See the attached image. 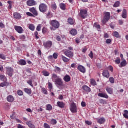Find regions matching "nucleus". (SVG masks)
<instances>
[{"instance_id":"nucleus-1","label":"nucleus","mask_w":128,"mask_h":128,"mask_svg":"<svg viewBox=\"0 0 128 128\" xmlns=\"http://www.w3.org/2000/svg\"><path fill=\"white\" fill-rule=\"evenodd\" d=\"M104 20H102V24L104 26L106 22H108L110 20V13L108 12H106L104 13Z\"/></svg>"},{"instance_id":"nucleus-2","label":"nucleus","mask_w":128,"mask_h":128,"mask_svg":"<svg viewBox=\"0 0 128 128\" xmlns=\"http://www.w3.org/2000/svg\"><path fill=\"white\" fill-rule=\"evenodd\" d=\"M39 10L40 12L45 14V12L48 10V6L44 4H42L39 6Z\"/></svg>"},{"instance_id":"nucleus-3","label":"nucleus","mask_w":128,"mask_h":128,"mask_svg":"<svg viewBox=\"0 0 128 128\" xmlns=\"http://www.w3.org/2000/svg\"><path fill=\"white\" fill-rule=\"evenodd\" d=\"M50 24L54 28H60V22L56 20H52L50 22Z\"/></svg>"},{"instance_id":"nucleus-4","label":"nucleus","mask_w":128,"mask_h":128,"mask_svg":"<svg viewBox=\"0 0 128 128\" xmlns=\"http://www.w3.org/2000/svg\"><path fill=\"white\" fill-rule=\"evenodd\" d=\"M64 54L68 58H74V52L70 50H66L64 52Z\"/></svg>"},{"instance_id":"nucleus-5","label":"nucleus","mask_w":128,"mask_h":128,"mask_svg":"<svg viewBox=\"0 0 128 128\" xmlns=\"http://www.w3.org/2000/svg\"><path fill=\"white\" fill-rule=\"evenodd\" d=\"M6 70L9 76L12 78V76H14V69L11 67H6Z\"/></svg>"},{"instance_id":"nucleus-6","label":"nucleus","mask_w":128,"mask_h":128,"mask_svg":"<svg viewBox=\"0 0 128 128\" xmlns=\"http://www.w3.org/2000/svg\"><path fill=\"white\" fill-rule=\"evenodd\" d=\"M45 48H50L52 46V41H48L44 43Z\"/></svg>"},{"instance_id":"nucleus-7","label":"nucleus","mask_w":128,"mask_h":128,"mask_svg":"<svg viewBox=\"0 0 128 128\" xmlns=\"http://www.w3.org/2000/svg\"><path fill=\"white\" fill-rule=\"evenodd\" d=\"M27 4L28 6H36L38 3L34 0H28L27 1Z\"/></svg>"},{"instance_id":"nucleus-8","label":"nucleus","mask_w":128,"mask_h":128,"mask_svg":"<svg viewBox=\"0 0 128 128\" xmlns=\"http://www.w3.org/2000/svg\"><path fill=\"white\" fill-rule=\"evenodd\" d=\"M55 84L59 86H64V82H62V80L60 78H58L56 79V80Z\"/></svg>"},{"instance_id":"nucleus-9","label":"nucleus","mask_w":128,"mask_h":128,"mask_svg":"<svg viewBox=\"0 0 128 128\" xmlns=\"http://www.w3.org/2000/svg\"><path fill=\"white\" fill-rule=\"evenodd\" d=\"M30 12L33 14L34 16H38V12L35 8H32L30 9Z\"/></svg>"},{"instance_id":"nucleus-10","label":"nucleus","mask_w":128,"mask_h":128,"mask_svg":"<svg viewBox=\"0 0 128 128\" xmlns=\"http://www.w3.org/2000/svg\"><path fill=\"white\" fill-rule=\"evenodd\" d=\"M80 16L82 18H86L88 16V11L86 10H81Z\"/></svg>"},{"instance_id":"nucleus-11","label":"nucleus","mask_w":128,"mask_h":128,"mask_svg":"<svg viewBox=\"0 0 128 128\" xmlns=\"http://www.w3.org/2000/svg\"><path fill=\"white\" fill-rule=\"evenodd\" d=\"M70 110L72 112H78L76 105L74 103L71 105Z\"/></svg>"},{"instance_id":"nucleus-12","label":"nucleus","mask_w":128,"mask_h":128,"mask_svg":"<svg viewBox=\"0 0 128 128\" xmlns=\"http://www.w3.org/2000/svg\"><path fill=\"white\" fill-rule=\"evenodd\" d=\"M14 28L18 34H22L24 32V29L20 26H15Z\"/></svg>"},{"instance_id":"nucleus-13","label":"nucleus","mask_w":128,"mask_h":128,"mask_svg":"<svg viewBox=\"0 0 128 128\" xmlns=\"http://www.w3.org/2000/svg\"><path fill=\"white\" fill-rule=\"evenodd\" d=\"M78 70L80 72H82V74H86V70L84 67L82 66H79L78 68Z\"/></svg>"},{"instance_id":"nucleus-14","label":"nucleus","mask_w":128,"mask_h":128,"mask_svg":"<svg viewBox=\"0 0 128 128\" xmlns=\"http://www.w3.org/2000/svg\"><path fill=\"white\" fill-rule=\"evenodd\" d=\"M98 122L100 124H104V122H106V118H100L98 119Z\"/></svg>"},{"instance_id":"nucleus-15","label":"nucleus","mask_w":128,"mask_h":128,"mask_svg":"<svg viewBox=\"0 0 128 128\" xmlns=\"http://www.w3.org/2000/svg\"><path fill=\"white\" fill-rule=\"evenodd\" d=\"M14 16L16 20H20L22 18V16L18 12L14 13Z\"/></svg>"},{"instance_id":"nucleus-16","label":"nucleus","mask_w":128,"mask_h":128,"mask_svg":"<svg viewBox=\"0 0 128 128\" xmlns=\"http://www.w3.org/2000/svg\"><path fill=\"white\" fill-rule=\"evenodd\" d=\"M102 76L104 78H110V72H108V70H104L102 73Z\"/></svg>"},{"instance_id":"nucleus-17","label":"nucleus","mask_w":128,"mask_h":128,"mask_svg":"<svg viewBox=\"0 0 128 128\" xmlns=\"http://www.w3.org/2000/svg\"><path fill=\"white\" fill-rule=\"evenodd\" d=\"M7 100L8 102H14V98L12 96H9L7 98Z\"/></svg>"},{"instance_id":"nucleus-18","label":"nucleus","mask_w":128,"mask_h":128,"mask_svg":"<svg viewBox=\"0 0 128 128\" xmlns=\"http://www.w3.org/2000/svg\"><path fill=\"white\" fill-rule=\"evenodd\" d=\"M100 98H108V96L106 93H100L98 94Z\"/></svg>"},{"instance_id":"nucleus-19","label":"nucleus","mask_w":128,"mask_h":128,"mask_svg":"<svg viewBox=\"0 0 128 128\" xmlns=\"http://www.w3.org/2000/svg\"><path fill=\"white\" fill-rule=\"evenodd\" d=\"M127 14H128V12L126 11V10L124 9L122 14V18H128Z\"/></svg>"},{"instance_id":"nucleus-20","label":"nucleus","mask_w":128,"mask_h":128,"mask_svg":"<svg viewBox=\"0 0 128 128\" xmlns=\"http://www.w3.org/2000/svg\"><path fill=\"white\" fill-rule=\"evenodd\" d=\"M24 90L26 94H28L29 96H30L32 94V89L30 88H24Z\"/></svg>"},{"instance_id":"nucleus-21","label":"nucleus","mask_w":128,"mask_h":128,"mask_svg":"<svg viewBox=\"0 0 128 128\" xmlns=\"http://www.w3.org/2000/svg\"><path fill=\"white\" fill-rule=\"evenodd\" d=\"M82 89L84 90L86 92H90V88L86 86H83Z\"/></svg>"},{"instance_id":"nucleus-22","label":"nucleus","mask_w":128,"mask_h":128,"mask_svg":"<svg viewBox=\"0 0 128 128\" xmlns=\"http://www.w3.org/2000/svg\"><path fill=\"white\" fill-rule=\"evenodd\" d=\"M70 34L73 36H76L78 34V31L76 29H72L70 32Z\"/></svg>"},{"instance_id":"nucleus-23","label":"nucleus","mask_w":128,"mask_h":128,"mask_svg":"<svg viewBox=\"0 0 128 128\" xmlns=\"http://www.w3.org/2000/svg\"><path fill=\"white\" fill-rule=\"evenodd\" d=\"M64 80L66 82H69L70 80V76L68 75H66L64 77Z\"/></svg>"},{"instance_id":"nucleus-24","label":"nucleus","mask_w":128,"mask_h":128,"mask_svg":"<svg viewBox=\"0 0 128 128\" xmlns=\"http://www.w3.org/2000/svg\"><path fill=\"white\" fill-rule=\"evenodd\" d=\"M106 90L110 94H114V90L110 88H106Z\"/></svg>"},{"instance_id":"nucleus-25","label":"nucleus","mask_w":128,"mask_h":128,"mask_svg":"<svg viewBox=\"0 0 128 128\" xmlns=\"http://www.w3.org/2000/svg\"><path fill=\"white\" fill-rule=\"evenodd\" d=\"M10 83H8L6 82H4L0 84V86L2 88H4V86H8Z\"/></svg>"},{"instance_id":"nucleus-26","label":"nucleus","mask_w":128,"mask_h":128,"mask_svg":"<svg viewBox=\"0 0 128 128\" xmlns=\"http://www.w3.org/2000/svg\"><path fill=\"white\" fill-rule=\"evenodd\" d=\"M18 64H20V66H26V60H20Z\"/></svg>"},{"instance_id":"nucleus-27","label":"nucleus","mask_w":128,"mask_h":128,"mask_svg":"<svg viewBox=\"0 0 128 128\" xmlns=\"http://www.w3.org/2000/svg\"><path fill=\"white\" fill-rule=\"evenodd\" d=\"M57 104L59 108H64V103L63 102H58Z\"/></svg>"},{"instance_id":"nucleus-28","label":"nucleus","mask_w":128,"mask_h":128,"mask_svg":"<svg viewBox=\"0 0 128 128\" xmlns=\"http://www.w3.org/2000/svg\"><path fill=\"white\" fill-rule=\"evenodd\" d=\"M62 58L63 62H64L65 63L68 62L70 60V59L64 56H62Z\"/></svg>"},{"instance_id":"nucleus-29","label":"nucleus","mask_w":128,"mask_h":128,"mask_svg":"<svg viewBox=\"0 0 128 128\" xmlns=\"http://www.w3.org/2000/svg\"><path fill=\"white\" fill-rule=\"evenodd\" d=\"M26 124L28 125L30 128H36V126L34 125L30 121L27 122Z\"/></svg>"},{"instance_id":"nucleus-30","label":"nucleus","mask_w":128,"mask_h":128,"mask_svg":"<svg viewBox=\"0 0 128 128\" xmlns=\"http://www.w3.org/2000/svg\"><path fill=\"white\" fill-rule=\"evenodd\" d=\"M68 22L70 24H71V26L74 24V20L70 18L68 19Z\"/></svg>"},{"instance_id":"nucleus-31","label":"nucleus","mask_w":128,"mask_h":128,"mask_svg":"<svg viewBox=\"0 0 128 128\" xmlns=\"http://www.w3.org/2000/svg\"><path fill=\"white\" fill-rule=\"evenodd\" d=\"M114 36H115L117 38H120V34L118 32H115L114 33Z\"/></svg>"},{"instance_id":"nucleus-32","label":"nucleus","mask_w":128,"mask_h":128,"mask_svg":"<svg viewBox=\"0 0 128 128\" xmlns=\"http://www.w3.org/2000/svg\"><path fill=\"white\" fill-rule=\"evenodd\" d=\"M0 80L2 82H4L7 80L6 77L4 75H0Z\"/></svg>"},{"instance_id":"nucleus-33","label":"nucleus","mask_w":128,"mask_h":128,"mask_svg":"<svg viewBox=\"0 0 128 128\" xmlns=\"http://www.w3.org/2000/svg\"><path fill=\"white\" fill-rule=\"evenodd\" d=\"M28 28H30V30H32V32H34V31L36 27L34 26V24H30L29 25Z\"/></svg>"},{"instance_id":"nucleus-34","label":"nucleus","mask_w":128,"mask_h":128,"mask_svg":"<svg viewBox=\"0 0 128 128\" xmlns=\"http://www.w3.org/2000/svg\"><path fill=\"white\" fill-rule=\"evenodd\" d=\"M66 6L64 4H60V8L62 10H66Z\"/></svg>"},{"instance_id":"nucleus-35","label":"nucleus","mask_w":128,"mask_h":128,"mask_svg":"<svg viewBox=\"0 0 128 128\" xmlns=\"http://www.w3.org/2000/svg\"><path fill=\"white\" fill-rule=\"evenodd\" d=\"M91 84L94 86H96V80L91 79Z\"/></svg>"},{"instance_id":"nucleus-36","label":"nucleus","mask_w":128,"mask_h":128,"mask_svg":"<svg viewBox=\"0 0 128 128\" xmlns=\"http://www.w3.org/2000/svg\"><path fill=\"white\" fill-rule=\"evenodd\" d=\"M120 4V2L118 1L116 2V3L114 5V8H118Z\"/></svg>"},{"instance_id":"nucleus-37","label":"nucleus","mask_w":128,"mask_h":128,"mask_svg":"<svg viewBox=\"0 0 128 128\" xmlns=\"http://www.w3.org/2000/svg\"><path fill=\"white\" fill-rule=\"evenodd\" d=\"M17 94H18V96H24V92L22 91V90H19L17 92Z\"/></svg>"},{"instance_id":"nucleus-38","label":"nucleus","mask_w":128,"mask_h":128,"mask_svg":"<svg viewBox=\"0 0 128 128\" xmlns=\"http://www.w3.org/2000/svg\"><path fill=\"white\" fill-rule=\"evenodd\" d=\"M0 58H1V60H6V56L4 54H0Z\"/></svg>"},{"instance_id":"nucleus-39","label":"nucleus","mask_w":128,"mask_h":128,"mask_svg":"<svg viewBox=\"0 0 128 128\" xmlns=\"http://www.w3.org/2000/svg\"><path fill=\"white\" fill-rule=\"evenodd\" d=\"M42 74L44 76H50V73L48 72L47 71H44L42 72Z\"/></svg>"},{"instance_id":"nucleus-40","label":"nucleus","mask_w":128,"mask_h":128,"mask_svg":"<svg viewBox=\"0 0 128 128\" xmlns=\"http://www.w3.org/2000/svg\"><path fill=\"white\" fill-rule=\"evenodd\" d=\"M27 83L29 86H30L32 88H34V84H32V80H30L27 82Z\"/></svg>"},{"instance_id":"nucleus-41","label":"nucleus","mask_w":128,"mask_h":128,"mask_svg":"<svg viewBox=\"0 0 128 128\" xmlns=\"http://www.w3.org/2000/svg\"><path fill=\"white\" fill-rule=\"evenodd\" d=\"M46 110H52V106L50 104H48L46 106Z\"/></svg>"},{"instance_id":"nucleus-42","label":"nucleus","mask_w":128,"mask_h":128,"mask_svg":"<svg viewBox=\"0 0 128 128\" xmlns=\"http://www.w3.org/2000/svg\"><path fill=\"white\" fill-rule=\"evenodd\" d=\"M120 66L122 67L126 66V61L124 60L123 62H122L120 64Z\"/></svg>"},{"instance_id":"nucleus-43","label":"nucleus","mask_w":128,"mask_h":128,"mask_svg":"<svg viewBox=\"0 0 128 128\" xmlns=\"http://www.w3.org/2000/svg\"><path fill=\"white\" fill-rule=\"evenodd\" d=\"M52 14H50V12H48V14H46V18H52Z\"/></svg>"},{"instance_id":"nucleus-44","label":"nucleus","mask_w":128,"mask_h":128,"mask_svg":"<svg viewBox=\"0 0 128 128\" xmlns=\"http://www.w3.org/2000/svg\"><path fill=\"white\" fill-rule=\"evenodd\" d=\"M26 15L28 16H31L32 18H34V15L33 14H32L30 12H28L26 13Z\"/></svg>"},{"instance_id":"nucleus-45","label":"nucleus","mask_w":128,"mask_h":128,"mask_svg":"<svg viewBox=\"0 0 128 128\" xmlns=\"http://www.w3.org/2000/svg\"><path fill=\"white\" fill-rule=\"evenodd\" d=\"M115 62L118 64H120V58H118L117 59L115 60Z\"/></svg>"},{"instance_id":"nucleus-46","label":"nucleus","mask_w":128,"mask_h":128,"mask_svg":"<svg viewBox=\"0 0 128 128\" xmlns=\"http://www.w3.org/2000/svg\"><path fill=\"white\" fill-rule=\"evenodd\" d=\"M94 26L98 30H100V25H98V24H96V23H94Z\"/></svg>"},{"instance_id":"nucleus-47","label":"nucleus","mask_w":128,"mask_h":128,"mask_svg":"<svg viewBox=\"0 0 128 128\" xmlns=\"http://www.w3.org/2000/svg\"><path fill=\"white\" fill-rule=\"evenodd\" d=\"M42 91L44 94H48V90H46L45 88H42Z\"/></svg>"},{"instance_id":"nucleus-48","label":"nucleus","mask_w":128,"mask_h":128,"mask_svg":"<svg viewBox=\"0 0 128 128\" xmlns=\"http://www.w3.org/2000/svg\"><path fill=\"white\" fill-rule=\"evenodd\" d=\"M48 88L50 90V91L52 92V84L50 82H48Z\"/></svg>"},{"instance_id":"nucleus-49","label":"nucleus","mask_w":128,"mask_h":128,"mask_svg":"<svg viewBox=\"0 0 128 128\" xmlns=\"http://www.w3.org/2000/svg\"><path fill=\"white\" fill-rule=\"evenodd\" d=\"M41 30H42V25L40 24L37 26L36 30H38V32H40Z\"/></svg>"},{"instance_id":"nucleus-50","label":"nucleus","mask_w":128,"mask_h":128,"mask_svg":"<svg viewBox=\"0 0 128 128\" xmlns=\"http://www.w3.org/2000/svg\"><path fill=\"white\" fill-rule=\"evenodd\" d=\"M110 82L111 84H114V78L112 77L110 78Z\"/></svg>"},{"instance_id":"nucleus-51","label":"nucleus","mask_w":128,"mask_h":128,"mask_svg":"<svg viewBox=\"0 0 128 128\" xmlns=\"http://www.w3.org/2000/svg\"><path fill=\"white\" fill-rule=\"evenodd\" d=\"M52 78H53L55 80H58V78H58V75H56V74H52Z\"/></svg>"},{"instance_id":"nucleus-52","label":"nucleus","mask_w":128,"mask_h":128,"mask_svg":"<svg viewBox=\"0 0 128 128\" xmlns=\"http://www.w3.org/2000/svg\"><path fill=\"white\" fill-rule=\"evenodd\" d=\"M58 54L56 53H54L53 54V58H54L55 60H56V58H58Z\"/></svg>"},{"instance_id":"nucleus-53","label":"nucleus","mask_w":128,"mask_h":128,"mask_svg":"<svg viewBox=\"0 0 128 128\" xmlns=\"http://www.w3.org/2000/svg\"><path fill=\"white\" fill-rule=\"evenodd\" d=\"M34 36L36 38V40H38L40 38V37H38V32H35Z\"/></svg>"},{"instance_id":"nucleus-54","label":"nucleus","mask_w":128,"mask_h":128,"mask_svg":"<svg viewBox=\"0 0 128 128\" xmlns=\"http://www.w3.org/2000/svg\"><path fill=\"white\" fill-rule=\"evenodd\" d=\"M81 105H82V108H86V102H82L81 103Z\"/></svg>"},{"instance_id":"nucleus-55","label":"nucleus","mask_w":128,"mask_h":128,"mask_svg":"<svg viewBox=\"0 0 128 128\" xmlns=\"http://www.w3.org/2000/svg\"><path fill=\"white\" fill-rule=\"evenodd\" d=\"M52 124H56V120H54V119H53L52 120Z\"/></svg>"},{"instance_id":"nucleus-56","label":"nucleus","mask_w":128,"mask_h":128,"mask_svg":"<svg viewBox=\"0 0 128 128\" xmlns=\"http://www.w3.org/2000/svg\"><path fill=\"white\" fill-rule=\"evenodd\" d=\"M89 56L90 58H94V53L92 52V51L90 52Z\"/></svg>"},{"instance_id":"nucleus-57","label":"nucleus","mask_w":128,"mask_h":128,"mask_svg":"<svg viewBox=\"0 0 128 128\" xmlns=\"http://www.w3.org/2000/svg\"><path fill=\"white\" fill-rule=\"evenodd\" d=\"M12 120H14L16 118V113H14L11 116Z\"/></svg>"},{"instance_id":"nucleus-58","label":"nucleus","mask_w":128,"mask_h":128,"mask_svg":"<svg viewBox=\"0 0 128 128\" xmlns=\"http://www.w3.org/2000/svg\"><path fill=\"white\" fill-rule=\"evenodd\" d=\"M47 32V29L46 28H44L42 30V34H46Z\"/></svg>"},{"instance_id":"nucleus-59","label":"nucleus","mask_w":128,"mask_h":128,"mask_svg":"<svg viewBox=\"0 0 128 128\" xmlns=\"http://www.w3.org/2000/svg\"><path fill=\"white\" fill-rule=\"evenodd\" d=\"M55 72H60V70H62L60 69V68L58 67V66H56L55 67Z\"/></svg>"},{"instance_id":"nucleus-60","label":"nucleus","mask_w":128,"mask_h":128,"mask_svg":"<svg viewBox=\"0 0 128 128\" xmlns=\"http://www.w3.org/2000/svg\"><path fill=\"white\" fill-rule=\"evenodd\" d=\"M110 38V36L107 33H105L104 35V38Z\"/></svg>"},{"instance_id":"nucleus-61","label":"nucleus","mask_w":128,"mask_h":128,"mask_svg":"<svg viewBox=\"0 0 128 128\" xmlns=\"http://www.w3.org/2000/svg\"><path fill=\"white\" fill-rule=\"evenodd\" d=\"M44 128H50V125H48V124H44Z\"/></svg>"},{"instance_id":"nucleus-62","label":"nucleus","mask_w":128,"mask_h":128,"mask_svg":"<svg viewBox=\"0 0 128 128\" xmlns=\"http://www.w3.org/2000/svg\"><path fill=\"white\" fill-rule=\"evenodd\" d=\"M106 43L108 44H111L112 43V40L110 39H108L106 40Z\"/></svg>"},{"instance_id":"nucleus-63","label":"nucleus","mask_w":128,"mask_h":128,"mask_svg":"<svg viewBox=\"0 0 128 128\" xmlns=\"http://www.w3.org/2000/svg\"><path fill=\"white\" fill-rule=\"evenodd\" d=\"M20 40H26V36L24 35H22L21 36H20Z\"/></svg>"},{"instance_id":"nucleus-64","label":"nucleus","mask_w":128,"mask_h":128,"mask_svg":"<svg viewBox=\"0 0 128 128\" xmlns=\"http://www.w3.org/2000/svg\"><path fill=\"white\" fill-rule=\"evenodd\" d=\"M124 118H128V113L126 112L125 114H124Z\"/></svg>"}]
</instances>
